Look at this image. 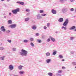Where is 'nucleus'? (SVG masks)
Returning a JSON list of instances; mask_svg holds the SVG:
<instances>
[{
  "mask_svg": "<svg viewBox=\"0 0 76 76\" xmlns=\"http://www.w3.org/2000/svg\"><path fill=\"white\" fill-rule=\"evenodd\" d=\"M1 1H4V0H1Z\"/></svg>",
  "mask_w": 76,
  "mask_h": 76,
  "instance_id": "6e6d98bb",
  "label": "nucleus"
},
{
  "mask_svg": "<svg viewBox=\"0 0 76 76\" xmlns=\"http://www.w3.org/2000/svg\"><path fill=\"white\" fill-rule=\"evenodd\" d=\"M65 1H66V0H65Z\"/></svg>",
  "mask_w": 76,
  "mask_h": 76,
  "instance_id": "e2e57ef3",
  "label": "nucleus"
},
{
  "mask_svg": "<svg viewBox=\"0 0 76 76\" xmlns=\"http://www.w3.org/2000/svg\"><path fill=\"white\" fill-rule=\"evenodd\" d=\"M19 12V8L12 10V12L14 15H16V14L18 13V12Z\"/></svg>",
  "mask_w": 76,
  "mask_h": 76,
  "instance_id": "f03ea898",
  "label": "nucleus"
},
{
  "mask_svg": "<svg viewBox=\"0 0 76 76\" xmlns=\"http://www.w3.org/2000/svg\"><path fill=\"white\" fill-rule=\"evenodd\" d=\"M23 67V66H22V65H20L18 67V69L19 70H22V67Z\"/></svg>",
  "mask_w": 76,
  "mask_h": 76,
  "instance_id": "dca6fc26",
  "label": "nucleus"
},
{
  "mask_svg": "<svg viewBox=\"0 0 76 76\" xmlns=\"http://www.w3.org/2000/svg\"><path fill=\"white\" fill-rule=\"evenodd\" d=\"M37 42H38L39 43H41V40L39 39H37Z\"/></svg>",
  "mask_w": 76,
  "mask_h": 76,
  "instance_id": "f704fd0d",
  "label": "nucleus"
},
{
  "mask_svg": "<svg viewBox=\"0 0 76 76\" xmlns=\"http://www.w3.org/2000/svg\"><path fill=\"white\" fill-rule=\"evenodd\" d=\"M50 39H51V41H53V42H55V41H56V39H54V38H53V37H50Z\"/></svg>",
  "mask_w": 76,
  "mask_h": 76,
  "instance_id": "f8f14e48",
  "label": "nucleus"
},
{
  "mask_svg": "<svg viewBox=\"0 0 76 76\" xmlns=\"http://www.w3.org/2000/svg\"><path fill=\"white\" fill-rule=\"evenodd\" d=\"M12 20H9L8 21V24H12Z\"/></svg>",
  "mask_w": 76,
  "mask_h": 76,
  "instance_id": "f3484780",
  "label": "nucleus"
},
{
  "mask_svg": "<svg viewBox=\"0 0 76 76\" xmlns=\"http://www.w3.org/2000/svg\"><path fill=\"white\" fill-rule=\"evenodd\" d=\"M56 75L57 76H61V75H60L58 73H57L56 74Z\"/></svg>",
  "mask_w": 76,
  "mask_h": 76,
  "instance_id": "c03bdc74",
  "label": "nucleus"
},
{
  "mask_svg": "<svg viewBox=\"0 0 76 76\" xmlns=\"http://www.w3.org/2000/svg\"><path fill=\"white\" fill-rule=\"evenodd\" d=\"M50 25V23H48L47 24V26L48 27V28H49L50 27L49 26Z\"/></svg>",
  "mask_w": 76,
  "mask_h": 76,
  "instance_id": "473e14b6",
  "label": "nucleus"
},
{
  "mask_svg": "<svg viewBox=\"0 0 76 76\" xmlns=\"http://www.w3.org/2000/svg\"><path fill=\"white\" fill-rule=\"evenodd\" d=\"M72 64L73 65H74V66H76V62H73Z\"/></svg>",
  "mask_w": 76,
  "mask_h": 76,
  "instance_id": "cd10ccee",
  "label": "nucleus"
},
{
  "mask_svg": "<svg viewBox=\"0 0 76 76\" xmlns=\"http://www.w3.org/2000/svg\"><path fill=\"white\" fill-rule=\"evenodd\" d=\"M1 31H0V34H1Z\"/></svg>",
  "mask_w": 76,
  "mask_h": 76,
  "instance_id": "bf43d9fd",
  "label": "nucleus"
},
{
  "mask_svg": "<svg viewBox=\"0 0 76 76\" xmlns=\"http://www.w3.org/2000/svg\"><path fill=\"white\" fill-rule=\"evenodd\" d=\"M7 41L10 43H11V42H12V40H7Z\"/></svg>",
  "mask_w": 76,
  "mask_h": 76,
  "instance_id": "58836bf2",
  "label": "nucleus"
},
{
  "mask_svg": "<svg viewBox=\"0 0 76 76\" xmlns=\"http://www.w3.org/2000/svg\"><path fill=\"white\" fill-rule=\"evenodd\" d=\"M63 20H64L63 18H60L58 20V21L60 22H63Z\"/></svg>",
  "mask_w": 76,
  "mask_h": 76,
  "instance_id": "4468645a",
  "label": "nucleus"
},
{
  "mask_svg": "<svg viewBox=\"0 0 76 76\" xmlns=\"http://www.w3.org/2000/svg\"><path fill=\"white\" fill-rule=\"evenodd\" d=\"M62 69H66V68H65V67H64V66H63V67H62Z\"/></svg>",
  "mask_w": 76,
  "mask_h": 76,
  "instance_id": "8fccbe9b",
  "label": "nucleus"
},
{
  "mask_svg": "<svg viewBox=\"0 0 76 76\" xmlns=\"http://www.w3.org/2000/svg\"><path fill=\"white\" fill-rule=\"evenodd\" d=\"M9 27L11 28H12V29H13L14 28H15L16 27V24H12L10 25L9 26Z\"/></svg>",
  "mask_w": 76,
  "mask_h": 76,
  "instance_id": "39448f33",
  "label": "nucleus"
},
{
  "mask_svg": "<svg viewBox=\"0 0 76 76\" xmlns=\"http://www.w3.org/2000/svg\"><path fill=\"white\" fill-rule=\"evenodd\" d=\"M21 52H20V55L21 56H28V51L22 49Z\"/></svg>",
  "mask_w": 76,
  "mask_h": 76,
  "instance_id": "f257e3e1",
  "label": "nucleus"
},
{
  "mask_svg": "<svg viewBox=\"0 0 76 76\" xmlns=\"http://www.w3.org/2000/svg\"><path fill=\"white\" fill-rule=\"evenodd\" d=\"M36 18L37 19H41L42 18V16H40V14H38L36 15Z\"/></svg>",
  "mask_w": 76,
  "mask_h": 76,
  "instance_id": "423d86ee",
  "label": "nucleus"
},
{
  "mask_svg": "<svg viewBox=\"0 0 76 76\" xmlns=\"http://www.w3.org/2000/svg\"><path fill=\"white\" fill-rule=\"evenodd\" d=\"M4 18H5V19H6V16H4Z\"/></svg>",
  "mask_w": 76,
  "mask_h": 76,
  "instance_id": "864d4df0",
  "label": "nucleus"
},
{
  "mask_svg": "<svg viewBox=\"0 0 76 76\" xmlns=\"http://www.w3.org/2000/svg\"><path fill=\"white\" fill-rule=\"evenodd\" d=\"M29 20V18H26L25 19V21L26 22H27V21H28Z\"/></svg>",
  "mask_w": 76,
  "mask_h": 76,
  "instance_id": "b1692460",
  "label": "nucleus"
},
{
  "mask_svg": "<svg viewBox=\"0 0 76 76\" xmlns=\"http://www.w3.org/2000/svg\"><path fill=\"white\" fill-rule=\"evenodd\" d=\"M46 56H50V53L48 52H47L46 53Z\"/></svg>",
  "mask_w": 76,
  "mask_h": 76,
  "instance_id": "aec40b11",
  "label": "nucleus"
},
{
  "mask_svg": "<svg viewBox=\"0 0 76 76\" xmlns=\"http://www.w3.org/2000/svg\"><path fill=\"white\" fill-rule=\"evenodd\" d=\"M44 12V10H39V13H43Z\"/></svg>",
  "mask_w": 76,
  "mask_h": 76,
  "instance_id": "393cba45",
  "label": "nucleus"
},
{
  "mask_svg": "<svg viewBox=\"0 0 76 76\" xmlns=\"http://www.w3.org/2000/svg\"><path fill=\"white\" fill-rule=\"evenodd\" d=\"M46 14H42L41 15L42 16H46Z\"/></svg>",
  "mask_w": 76,
  "mask_h": 76,
  "instance_id": "7c9ffc66",
  "label": "nucleus"
},
{
  "mask_svg": "<svg viewBox=\"0 0 76 76\" xmlns=\"http://www.w3.org/2000/svg\"><path fill=\"white\" fill-rule=\"evenodd\" d=\"M71 54H73L75 53V51H71L70 52Z\"/></svg>",
  "mask_w": 76,
  "mask_h": 76,
  "instance_id": "4c0bfd02",
  "label": "nucleus"
},
{
  "mask_svg": "<svg viewBox=\"0 0 76 76\" xmlns=\"http://www.w3.org/2000/svg\"><path fill=\"white\" fill-rule=\"evenodd\" d=\"M59 2L61 3H64V0H59Z\"/></svg>",
  "mask_w": 76,
  "mask_h": 76,
  "instance_id": "bb28decb",
  "label": "nucleus"
},
{
  "mask_svg": "<svg viewBox=\"0 0 76 76\" xmlns=\"http://www.w3.org/2000/svg\"><path fill=\"white\" fill-rule=\"evenodd\" d=\"M75 69H76V66L75 67Z\"/></svg>",
  "mask_w": 76,
  "mask_h": 76,
  "instance_id": "680f3d73",
  "label": "nucleus"
},
{
  "mask_svg": "<svg viewBox=\"0 0 76 76\" xmlns=\"http://www.w3.org/2000/svg\"><path fill=\"white\" fill-rule=\"evenodd\" d=\"M5 57V56H3L1 57V59L2 60H4V58Z\"/></svg>",
  "mask_w": 76,
  "mask_h": 76,
  "instance_id": "2f4dec72",
  "label": "nucleus"
},
{
  "mask_svg": "<svg viewBox=\"0 0 76 76\" xmlns=\"http://www.w3.org/2000/svg\"><path fill=\"white\" fill-rule=\"evenodd\" d=\"M48 74L50 76H52L53 75V73H51V72L48 73Z\"/></svg>",
  "mask_w": 76,
  "mask_h": 76,
  "instance_id": "412c9836",
  "label": "nucleus"
},
{
  "mask_svg": "<svg viewBox=\"0 0 76 76\" xmlns=\"http://www.w3.org/2000/svg\"><path fill=\"white\" fill-rule=\"evenodd\" d=\"M65 61V60H64V59H62L61 60V61Z\"/></svg>",
  "mask_w": 76,
  "mask_h": 76,
  "instance_id": "603ef678",
  "label": "nucleus"
},
{
  "mask_svg": "<svg viewBox=\"0 0 76 76\" xmlns=\"http://www.w3.org/2000/svg\"><path fill=\"white\" fill-rule=\"evenodd\" d=\"M26 12H29V11H30V10H29V9H26Z\"/></svg>",
  "mask_w": 76,
  "mask_h": 76,
  "instance_id": "79ce46f5",
  "label": "nucleus"
},
{
  "mask_svg": "<svg viewBox=\"0 0 76 76\" xmlns=\"http://www.w3.org/2000/svg\"><path fill=\"white\" fill-rule=\"evenodd\" d=\"M30 45H31V47H34V44L32 42L30 43Z\"/></svg>",
  "mask_w": 76,
  "mask_h": 76,
  "instance_id": "a878e982",
  "label": "nucleus"
},
{
  "mask_svg": "<svg viewBox=\"0 0 76 76\" xmlns=\"http://www.w3.org/2000/svg\"><path fill=\"white\" fill-rule=\"evenodd\" d=\"M70 10L71 11V12H73L74 11V9H73V8H72L70 9Z\"/></svg>",
  "mask_w": 76,
  "mask_h": 76,
  "instance_id": "ea45409f",
  "label": "nucleus"
},
{
  "mask_svg": "<svg viewBox=\"0 0 76 76\" xmlns=\"http://www.w3.org/2000/svg\"><path fill=\"white\" fill-rule=\"evenodd\" d=\"M59 58H63V56L61 55H59L58 56Z\"/></svg>",
  "mask_w": 76,
  "mask_h": 76,
  "instance_id": "4be33fe9",
  "label": "nucleus"
},
{
  "mask_svg": "<svg viewBox=\"0 0 76 76\" xmlns=\"http://www.w3.org/2000/svg\"><path fill=\"white\" fill-rule=\"evenodd\" d=\"M14 68V66L12 65H10L9 66V69L11 71V70H13Z\"/></svg>",
  "mask_w": 76,
  "mask_h": 76,
  "instance_id": "6e6552de",
  "label": "nucleus"
},
{
  "mask_svg": "<svg viewBox=\"0 0 76 76\" xmlns=\"http://www.w3.org/2000/svg\"><path fill=\"white\" fill-rule=\"evenodd\" d=\"M70 40L71 41H72V40H73L74 39V37H72L70 38Z\"/></svg>",
  "mask_w": 76,
  "mask_h": 76,
  "instance_id": "72a5a7b5",
  "label": "nucleus"
},
{
  "mask_svg": "<svg viewBox=\"0 0 76 76\" xmlns=\"http://www.w3.org/2000/svg\"><path fill=\"white\" fill-rule=\"evenodd\" d=\"M12 15V13L10 12L9 13V16H11Z\"/></svg>",
  "mask_w": 76,
  "mask_h": 76,
  "instance_id": "3c124183",
  "label": "nucleus"
},
{
  "mask_svg": "<svg viewBox=\"0 0 76 76\" xmlns=\"http://www.w3.org/2000/svg\"><path fill=\"white\" fill-rule=\"evenodd\" d=\"M47 41L48 42H50V38L48 39L47 40Z\"/></svg>",
  "mask_w": 76,
  "mask_h": 76,
  "instance_id": "37998d69",
  "label": "nucleus"
},
{
  "mask_svg": "<svg viewBox=\"0 0 76 76\" xmlns=\"http://www.w3.org/2000/svg\"><path fill=\"white\" fill-rule=\"evenodd\" d=\"M58 72L59 73H62V71H61V70H59L58 71Z\"/></svg>",
  "mask_w": 76,
  "mask_h": 76,
  "instance_id": "e433bc0d",
  "label": "nucleus"
},
{
  "mask_svg": "<svg viewBox=\"0 0 76 76\" xmlns=\"http://www.w3.org/2000/svg\"><path fill=\"white\" fill-rule=\"evenodd\" d=\"M62 29H64V30H66L67 29V28L64 26H62L61 27Z\"/></svg>",
  "mask_w": 76,
  "mask_h": 76,
  "instance_id": "c85d7f7f",
  "label": "nucleus"
},
{
  "mask_svg": "<svg viewBox=\"0 0 76 76\" xmlns=\"http://www.w3.org/2000/svg\"><path fill=\"white\" fill-rule=\"evenodd\" d=\"M16 48H13V49H12V50L13 51H16Z\"/></svg>",
  "mask_w": 76,
  "mask_h": 76,
  "instance_id": "a19ab883",
  "label": "nucleus"
},
{
  "mask_svg": "<svg viewBox=\"0 0 76 76\" xmlns=\"http://www.w3.org/2000/svg\"><path fill=\"white\" fill-rule=\"evenodd\" d=\"M0 29L1 31H2V32H4L6 31V29L4 28V26H2L0 28Z\"/></svg>",
  "mask_w": 76,
  "mask_h": 76,
  "instance_id": "0eeeda50",
  "label": "nucleus"
},
{
  "mask_svg": "<svg viewBox=\"0 0 76 76\" xmlns=\"http://www.w3.org/2000/svg\"><path fill=\"white\" fill-rule=\"evenodd\" d=\"M51 60L50 59H48L46 60V62L48 64H49L50 63H51Z\"/></svg>",
  "mask_w": 76,
  "mask_h": 76,
  "instance_id": "9b49d317",
  "label": "nucleus"
},
{
  "mask_svg": "<svg viewBox=\"0 0 76 76\" xmlns=\"http://www.w3.org/2000/svg\"><path fill=\"white\" fill-rule=\"evenodd\" d=\"M67 11H68V9L66 7H63L61 10V12L62 13H67Z\"/></svg>",
  "mask_w": 76,
  "mask_h": 76,
  "instance_id": "7ed1b4c3",
  "label": "nucleus"
},
{
  "mask_svg": "<svg viewBox=\"0 0 76 76\" xmlns=\"http://www.w3.org/2000/svg\"><path fill=\"white\" fill-rule=\"evenodd\" d=\"M68 23H69V20H68V19H66L65 20V21L63 24V26H66Z\"/></svg>",
  "mask_w": 76,
  "mask_h": 76,
  "instance_id": "20e7f679",
  "label": "nucleus"
},
{
  "mask_svg": "<svg viewBox=\"0 0 76 76\" xmlns=\"http://www.w3.org/2000/svg\"><path fill=\"white\" fill-rule=\"evenodd\" d=\"M24 73H25V72L24 71H20L19 72L20 75H23Z\"/></svg>",
  "mask_w": 76,
  "mask_h": 76,
  "instance_id": "6ab92c4d",
  "label": "nucleus"
},
{
  "mask_svg": "<svg viewBox=\"0 0 76 76\" xmlns=\"http://www.w3.org/2000/svg\"><path fill=\"white\" fill-rule=\"evenodd\" d=\"M7 33H9V32H10V30H8L7 31Z\"/></svg>",
  "mask_w": 76,
  "mask_h": 76,
  "instance_id": "09e8293b",
  "label": "nucleus"
},
{
  "mask_svg": "<svg viewBox=\"0 0 76 76\" xmlns=\"http://www.w3.org/2000/svg\"><path fill=\"white\" fill-rule=\"evenodd\" d=\"M39 35V34L38 33H37L36 34V36H38Z\"/></svg>",
  "mask_w": 76,
  "mask_h": 76,
  "instance_id": "a18cd8bd",
  "label": "nucleus"
},
{
  "mask_svg": "<svg viewBox=\"0 0 76 76\" xmlns=\"http://www.w3.org/2000/svg\"><path fill=\"white\" fill-rule=\"evenodd\" d=\"M14 76H18V75H14Z\"/></svg>",
  "mask_w": 76,
  "mask_h": 76,
  "instance_id": "052dcab7",
  "label": "nucleus"
},
{
  "mask_svg": "<svg viewBox=\"0 0 76 76\" xmlns=\"http://www.w3.org/2000/svg\"><path fill=\"white\" fill-rule=\"evenodd\" d=\"M28 40L25 39L23 40V42H25V43H27V42H28Z\"/></svg>",
  "mask_w": 76,
  "mask_h": 76,
  "instance_id": "5701e85b",
  "label": "nucleus"
},
{
  "mask_svg": "<svg viewBox=\"0 0 76 76\" xmlns=\"http://www.w3.org/2000/svg\"><path fill=\"white\" fill-rule=\"evenodd\" d=\"M51 12L53 15H55L57 13V11L56 10H54V9H53L51 10Z\"/></svg>",
  "mask_w": 76,
  "mask_h": 76,
  "instance_id": "1a4fd4ad",
  "label": "nucleus"
},
{
  "mask_svg": "<svg viewBox=\"0 0 76 76\" xmlns=\"http://www.w3.org/2000/svg\"><path fill=\"white\" fill-rule=\"evenodd\" d=\"M0 50H4V48L3 47H1L0 48Z\"/></svg>",
  "mask_w": 76,
  "mask_h": 76,
  "instance_id": "c9c22d12",
  "label": "nucleus"
},
{
  "mask_svg": "<svg viewBox=\"0 0 76 76\" xmlns=\"http://www.w3.org/2000/svg\"><path fill=\"white\" fill-rule=\"evenodd\" d=\"M29 40H30L31 42H32V41H34V39L33 38H31L29 39Z\"/></svg>",
  "mask_w": 76,
  "mask_h": 76,
  "instance_id": "c756f323",
  "label": "nucleus"
},
{
  "mask_svg": "<svg viewBox=\"0 0 76 76\" xmlns=\"http://www.w3.org/2000/svg\"><path fill=\"white\" fill-rule=\"evenodd\" d=\"M32 29H33V30H36L37 29V26H36V25L33 26L32 27Z\"/></svg>",
  "mask_w": 76,
  "mask_h": 76,
  "instance_id": "ddd939ff",
  "label": "nucleus"
},
{
  "mask_svg": "<svg viewBox=\"0 0 76 76\" xmlns=\"http://www.w3.org/2000/svg\"><path fill=\"white\" fill-rule=\"evenodd\" d=\"M43 28L44 29H47V27L45 26H44Z\"/></svg>",
  "mask_w": 76,
  "mask_h": 76,
  "instance_id": "49530a36",
  "label": "nucleus"
},
{
  "mask_svg": "<svg viewBox=\"0 0 76 76\" xmlns=\"http://www.w3.org/2000/svg\"><path fill=\"white\" fill-rule=\"evenodd\" d=\"M58 32L57 31H56V34H57Z\"/></svg>",
  "mask_w": 76,
  "mask_h": 76,
  "instance_id": "13d9d810",
  "label": "nucleus"
},
{
  "mask_svg": "<svg viewBox=\"0 0 76 76\" xmlns=\"http://www.w3.org/2000/svg\"><path fill=\"white\" fill-rule=\"evenodd\" d=\"M16 3H18V4H19L21 5H23L24 4V2H22V1H19L17 2Z\"/></svg>",
  "mask_w": 76,
  "mask_h": 76,
  "instance_id": "9d476101",
  "label": "nucleus"
},
{
  "mask_svg": "<svg viewBox=\"0 0 76 76\" xmlns=\"http://www.w3.org/2000/svg\"><path fill=\"white\" fill-rule=\"evenodd\" d=\"M3 15H6V14H4Z\"/></svg>",
  "mask_w": 76,
  "mask_h": 76,
  "instance_id": "5fc2aeb1",
  "label": "nucleus"
},
{
  "mask_svg": "<svg viewBox=\"0 0 76 76\" xmlns=\"http://www.w3.org/2000/svg\"><path fill=\"white\" fill-rule=\"evenodd\" d=\"M7 1H8V2H9V1H10V0H7Z\"/></svg>",
  "mask_w": 76,
  "mask_h": 76,
  "instance_id": "4d7b16f0",
  "label": "nucleus"
},
{
  "mask_svg": "<svg viewBox=\"0 0 76 76\" xmlns=\"http://www.w3.org/2000/svg\"><path fill=\"white\" fill-rule=\"evenodd\" d=\"M75 28H76V27L75 26H72L70 28H69V29L70 30H73L75 29Z\"/></svg>",
  "mask_w": 76,
  "mask_h": 76,
  "instance_id": "2eb2a0df",
  "label": "nucleus"
},
{
  "mask_svg": "<svg viewBox=\"0 0 76 76\" xmlns=\"http://www.w3.org/2000/svg\"><path fill=\"white\" fill-rule=\"evenodd\" d=\"M70 0L71 2H73V1H75V0Z\"/></svg>",
  "mask_w": 76,
  "mask_h": 76,
  "instance_id": "de8ad7c7",
  "label": "nucleus"
},
{
  "mask_svg": "<svg viewBox=\"0 0 76 76\" xmlns=\"http://www.w3.org/2000/svg\"><path fill=\"white\" fill-rule=\"evenodd\" d=\"M53 56H55L56 54H57V51L56 50H53Z\"/></svg>",
  "mask_w": 76,
  "mask_h": 76,
  "instance_id": "a211bd4d",
  "label": "nucleus"
}]
</instances>
